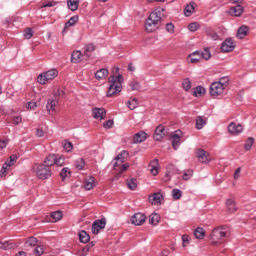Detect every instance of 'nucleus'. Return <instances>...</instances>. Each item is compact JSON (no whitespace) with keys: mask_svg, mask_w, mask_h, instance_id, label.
Wrapping results in <instances>:
<instances>
[{"mask_svg":"<svg viewBox=\"0 0 256 256\" xmlns=\"http://www.w3.org/2000/svg\"><path fill=\"white\" fill-rule=\"evenodd\" d=\"M78 235L80 243H87L88 241H91V236H89L85 230L80 231Z\"/></svg>","mask_w":256,"mask_h":256,"instance_id":"obj_27","label":"nucleus"},{"mask_svg":"<svg viewBox=\"0 0 256 256\" xmlns=\"http://www.w3.org/2000/svg\"><path fill=\"white\" fill-rule=\"evenodd\" d=\"M127 187L130 191H135L137 189V179L130 178L127 180Z\"/></svg>","mask_w":256,"mask_h":256,"instance_id":"obj_36","label":"nucleus"},{"mask_svg":"<svg viewBox=\"0 0 256 256\" xmlns=\"http://www.w3.org/2000/svg\"><path fill=\"white\" fill-rule=\"evenodd\" d=\"M235 47H237L235 40L233 38H226L222 42L220 49L222 53H231L232 51H235Z\"/></svg>","mask_w":256,"mask_h":256,"instance_id":"obj_7","label":"nucleus"},{"mask_svg":"<svg viewBox=\"0 0 256 256\" xmlns=\"http://www.w3.org/2000/svg\"><path fill=\"white\" fill-rule=\"evenodd\" d=\"M55 5H57V2L55 1H50V2H47V3H44L41 8L42 9H45L47 7H55Z\"/></svg>","mask_w":256,"mask_h":256,"instance_id":"obj_60","label":"nucleus"},{"mask_svg":"<svg viewBox=\"0 0 256 256\" xmlns=\"http://www.w3.org/2000/svg\"><path fill=\"white\" fill-rule=\"evenodd\" d=\"M61 95H63V91L57 89V91L53 93V97L48 98L46 103V111H48L50 115L51 113H55L57 110V105H59V97H61Z\"/></svg>","mask_w":256,"mask_h":256,"instance_id":"obj_5","label":"nucleus"},{"mask_svg":"<svg viewBox=\"0 0 256 256\" xmlns=\"http://www.w3.org/2000/svg\"><path fill=\"white\" fill-rule=\"evenodd\" d=\"M189 245V235H182V247H187Z\"/></svg>","mask_w":256,"mask_h":256,"instance_id":"obj_58","label":"nucleus"},{"mask_svg":"<svg viewBox=\"0 0 256 256\" xmlns=\"http://www.w3.org/2000/svg\"><path fill=\"white\" fill-rule=\"evenodd\" d=\"M208 37L211 38L212 41H219V34L215 31H208L207 32Z\"/></svg>","mask_w":256,"mask_h":256,"instance_id":"obj_52","label":"nucleus"},{"mask_svg":"<svg viewBox=\"0 0 256 256\" xmlns=\"http://www.w3.org/2000/svg\"><path fill=\"white\" fill-rule=\"evenodd\" d=\"M227 237V230L223 227L215 228L212 231L211 239L214 241V243H217V241H221V239Z\"/></svg>","mask_w":256,"mask_h":256,"instance_id":"obj_8","label":"nucleus"},{"mask_svg":"<svg viewBox=\"0 0 256 256\" xmlns=\"http://www.w3.org/2000/svg\"><path fill=\"white\" fill-rule=\"evenodd\" d=\"M129 169V164H122L119 173H125Z\"/></svg>","mask_w":256,"mask_h":256,"instance_id":"obj_62","label":"nucleus"},{"mask_svg":"<svg viewBox=\"0 0 256 256\" xmlns=\"http://www.w3.org/2000/svg\"><path fill=\"white\" fill-rule=\"evenodd\" d=\"M106 115L107 111L105 110V108L96 107L92 109V117H94V119H98V121H103Z\"/></svg>","mask_w":256,"mask_h":256,"instance_id":"obj_15","label":"nucleus"},{"mask_svg":"<svg viewBox=\"0 0 256 256\" xmlns=\"http://www.w3.org/2000/svg\"><path fill=\"white\" fill-rule=\"evenodd\" d=\"M67 5L70 11H77L79 9V0H68Z\"/></svg>","mask_w":256,"mask_h":256,"instance_id":"obj_30","label":"nucleus"},{"mask_svg":"<svg viewBox=\"0 0 256 256\" xmlns=\"http://www.w3.org/2000/svg\"><path fill=\"white\" fill-rule=\"evenodd\" d=\"M193 177V169L184 170V174L182 176L183 181H189Z\"/></svg>","mask_w":256,"mask_h":256,"instance_id":"obj_44","label":"nucleus"},{"mask_svg":"<svg viewBox=\"0 0 256 256\" xmlns=\"http://www.w3.org/2000/svg\"><path fill=\"white\" fill-rule=\"evenodd\" d=\"M182 88L184 89V91H191V79H184L182 82Z\"/></svg>","mask_w":256,"mask_h":256,"instance_id":"obj_45","label":"nucleus"},{"mask_svg":"<svg viewBox=\"0 0 256 256\" xmlns=\"http://www.w3.org/2000/svg\"><path fill=\"white\" fill-rule=\"evenodd\" d=\"M183 137V132L181 130H176L172 135V147L174 151L179 149V143L181 142V138Z\"/></svg>","mask_w":256,"mask_h":256,"instance_id":"obj_14","label":"nucleus"},{"mask_svg":"<svg viewBox=\"0 0 256 256\" xmlns=\"http://www.w3.org/2000/svg\"><path fill=\"white\" fill-rule=\"evenodd\" d=\"M165 28L167 33H175V25H173V23H167Z\"/></svg>","mask_w":256,"mask_h":256,"instance_id":"obj_53","label":"nucleus"},{"mask_svg":"<svg viewBox=\"0 0 256 256\" xmlns=\"http://www.w3.org/2000/svg\"><path fill=\"white\" fill-rule=\"evenodd\" d=\"M129 157V152L123 150L122 152H120L116 158H115V163L113 165V169L114 171H119V165H123V163H125V159H127Z\"/></svg>","mask_w":256,"mask_h":256,"instance_id":"obj_10","label":"nucleus"},{"mask_svg":"<svg viewBox=\"0 0 256 256\" xmlns=\"http://www.w3.org/2000/svg\"><path fill=\"white\" fill-rule=\"evenodd\" d=\"M83 54L81 53V51L77 50L74 51L71 55V62L72 63H81V56Z\"/></svg>","mask_w":256,"mask_h":256,"instance_id":"obj_31","label":"nucleus"},{"mask_svg":"<svg viewBox=\"0 0 256 256\" xmlns=\"http://www.w3.org/2000/svg\"><path fill=\"white\" fill-rule=\"evenodd\" d=\"M26 247H35L37 246V238L35 237H30L26 242H25Z\"/></svg>","mask_w":256,"mask_h":256,"instance_id":"obj_47","label":"nucleus"},{"mask_svg":"<svg viewBox=\"0 0 256 256\" xmlns=\"http://www.w3.org/2000/svg\"><path fill=\"white\" fill-rule=\"evenodd\" d=\"M226 207H227L228 213H235V211H237V205L235 204V200L231 198L226 200Z\"/></svg>","mask_w":256,"mask_h":256,"instance_id":"obj_22","label":"nucleus"},{"mask_svg":"<svg viewBox=\"0 0 256 256\" xmlns=\"http://www.w3.org/2000/svg\"><path fill=\"white\" fill-rule=\"evenodd\" d=\"M36 135H37L38 137H43V135H45V131H43V128H38V129L36 130Z\"/></svg>","mask_w":256,"mask_h":256,"instance_id":"obj_63","label":"nucleus"},{"mask_svg":"<svg viewBox=\"0 0 256 256\" xmlns=\"http://www.w3.org/2000/svg\"><path fill=\"white\" fill-rule=\"evenodd\" d=\"M190 63H199L201 61V52L195 51L189 55Z\"/></svg>","mask_w":256,"mask_h":256,"instance_id":"obj_28","label":"nucleus"},{"mask_svg":"<svg viewBox=\"0 0 256 256\" xmlns=\"http://www.w3.org/2000/svg\"><path fill=\"white\" fill-rule=\"evenodd\" d=\"M79 21V16H72L64 25V31L69 29V27H73L75 23Z\"/></svg>","mask_w":256,"mask_h":256,"instance_id":"obj_32","label":"nucleus"},{"mask_svg":"<svg viewBox=\"0 0 256 256\" xmlns=\"http://www.w3.org/2000/svg\"><path fill=\"white\" fill-rule=\"evenodd\" d=\"M197 157H198V161H200V163H209V161H211V159H209L208 152L203 149H198Z\"/></svg>","mask_w":256,"mask_h":256,"instance_id":"obj_17","label":"nucleus"},{"mask_svg":"<svg viewBox=\"0 0 256 256\" xmlns=\"http://www.w3.org/2000/svg\"><path fill=\"white\" fill-rule=\"evenodd\" d=\"M255 143V138L249 137L244 144L245 151H251V147H253V144Z\"/></svg>","mask_w":256,"mask_h":256,"instance_id":"obj_43","label":"nucleus"},{"mask_svg":"<svg viewBox=\"0 0 256 256\" xmlns=\"http://www.w3.org/2000/svg\"><path fill=\"white\" fill-rule=\"evenodd\" d=\"M130 87L132 91H139V89H141V85L139 84V82H135V81L130 83Z\"/></svg>","mask_w":256,"mask_h":256,"instance_id":"obj_57","label":"nucleus"},{"mask_svg":"<svg viewBox=\"0 0 256 256\" xmlns=\"http://www.w3.org/2000/svg\"><path fill=\"white\" fill-rule=\"evenodd\" d=\"M145 221H147V216H145V214H143L141 212L135 213L131 217L132 225L140 226V225H143V223H145Z\"/></svg>","mask_w":256,"mask_h":256,"instance_id":"obj_12","label":"nucleus"},{"mask_svg":"<svg viewBox=\"0 0 256 256\" xmlns=\"http://www.w3.org/2000/svg\"><path fill=\"white\" fill-rule=\"evenodd\" d=\"M32 169L36 174L37 179H40L41 181H46L47 179H51L53 175V170H51L49 166H46L43 163L35 164Z\"/></svg>","mask_w":256,"mask_h":256,"instance_id":"obj_2","label":"nucleus"},{"mask_svg":"<svg viewBox=\"0 0 256 256\" xmlns=\"http://www.w3.org/2000/svg\"><path fill=\"white\" fill-rule=\"evenodd\" d=\"M43 253H44L43 246H37V247L34 249V255H35V256H41V255H43Z\"/></svg>","mask_w":256,"mask_h":256,"instance_id":"obj_54","label":"nucleus"},{"mask_svg":"<svg viewBox=\"0 0 256 256\" xmlns=\"http://www.w3.org/2000/svg\"><path fill=\"white\" fill-rule=\"evenodd\" d=\"M201 59H205V61H209L211 59V50L209 48H205L203 52H200Z\"/></svg>","mask_w":256,"mask_h":256,"instance_id":"obj_41","label":"nucleus"},{"mask_svg":"<svg viewBox=\"0 0 256 256\" xmlns=\"http://www.w3.org/2000/svg\"><path fill=\"white\" fill-rule=\"evenodd\" d=\"M113 120H107V121H105L104 123H103V127H104V129H111V128H113Z\"/></svg>","mask_w":256,"mask_h":256,"instance_id":"obj_59","label":"nucleus"},{"mask_svg":"<svg viewBox=\"0 0 256 256\" xmlns=\"http://www.w3.org/2000/svg\"><path fill=\"white\" fill-rule=\"evenodd\" d=\"M160 221H161V216L157 213H153L149 217L150 225H159Z\"/></svg>","mask_w":256,"mask_h":256,"instance_id":"obj_29","label":"nucleus"},{"mask_svg":"<svg viewBox=\"0 0 256 256\" xmlns=\"http://www.w3.org/2000/svg\"><path fill=\"white\" fill-rule=\"evenodd\" d=\"M193 95H194V97H202V95H205V87L197 86L194 89Z\"/></svg>","mask_w":256,"mask_h":256,"instance_id":"obj_38","label":"nucleus"},{"mask_svg":"<svg viewBox=\"0 0 256 256\" xmlns=\"http://www.w3.org/2000/svg\"><path fill=\"white\" fill-rule=\"evenodd\" d=\"M224 91L225 88H223V85L220 82H213L209 88L211 97H219Z\"/></svg>","mask_w":256,"mask_h":256,"instance_id":"obj_9","label":"nucleus"},{"mask_svg":"<svg viewBox=\"0 0 256 256\" xmlns=\"http://www.w3.org/2000/svg\"><path fill=\"white\" fill-rule=\"evenodd\" d=\"M229 13L234 17H241L243 15V6L236 5L230 8Z\"/></svg>","mask_w":256,"mask_h":256,"instance_id":"obj_21","label":"nucleus"},{"mask_svg":"<svg viewBox=\"0 0 256 256\" xmlns=\"http://www.w3.org/2000/svg\"><path fill=\"white\" fill-rule=\"evenodd\" d=\"M188 29L189 31H191L192 33H195V31H199V23L197 22H192L188 25Z\"/></svg>","mask_w":256,"mask_h":256,"instance_id":"obj_49","label":"nucleus"},{"mask_svg":"<svg viewBox=\"0 0 256 256\" xmlns=\"http://www.w3.org/2000/svg\"><path fill=\"white\" fill-rule=\"evenodd\" d=\"M64 149L65 151H73V143L71 142H65L64 143Z\"/></svg>","mask_w":256,"mask_h":256,"instance_id":"obj_61","label":"nucleus"},{"mask_svg":"<svg viewBox=\"0 0 256 256\" xmlns=\"http://www.w3.org/2000/svg\"><path fill=\"white\" fill-rule=\"evenodd\" d=\"M93 51H95V44H93V43L87 44L84 47V55L86 57H90L91 53H93Z\"/></svg>","mask_w":256,"mask_h":256,"instance_id":"obj_33","label":"nucleus"},{"mask_svg":"<svg viewBox=\"0 0 256 256\" xmlns=\"http://www.w3.org/2000/svg\"><path fill=\"white\" fill-rule=\"evenodd\" d=\"M109 88L107 90V97H117L123 91V75H112L109 80Z\"/></svg>","mask_w":256,"mask_h":256,"instance_id":"obj_1","label":"nucleus"},{"mask_svg":"<svg viewBox=\"0 0 256 256\" xmlns=\"http://www.w3.org/2000/svg\"><path fill=\"white\" fill-rule=\"evenodd\" d=\"M202 127H205V120H203V117L199 116L196 119V129H201Z\"/></svg>","mask_w":256,"mask_h":256,"instance_id":"obj_48","label":"nucleus"},{"mask_svg":"<svg viewBox=\"0 0 256 256\" xmlns=\"http://www.w3.org/2000/svg\"><path fill=\"white\" fill-rule=\"evenodd\" d=\"M83 187L85 191H91L95 187V177L91 176L88 180H85Z\"/></svg>","mask_w":256,"mask_h":256,"instance_id":"obj_23","label":"nucleus"},{"mask_svg":"<svg viewBox=\"0 0 256 256\" xmlns=\"http://www.w3.org/2000/svg\"><path fill=\"white\" fill-rule=\"evenodd\" d=\"M74 166L76 169H78V171H83V169H85V159L78 158L77 160H75Z\"/></svg>","mask_w":256,"mask_h":256,"instance_id":"obj_34","label":"nucleus"},{"mask_svg":"<svg viewBox=\"0 0 256 256\" xmlns=\"http://www.w3.org/2000/svg\"><path fill=\"white\" fill-rule=\"evenodd\" d=\"M17 161V156L16 155H12L9 157V159L5 162V166L6 167H13V165H15V162Z\"/></svg>","mask_w":256,"mask_h":256,"instance_id":"obj_46","label":"nucleus"},{"mask_svg":"<svg viewBox=\"0 0 256 256\" xmlns=\"http://www.w3.org/2000/svg\"><path fill=\"white\" fill-rule=\"evenodd\" d=\"M24 37L26 39H31V37H33V29L27 28L26 30H24Z\"/></svg>","mask_w":256,"mask_h":256,"instance_id":"obj_55","label":"nucleus"},{"mask_svg":"<svg viewBox=\"0 0 256 256\" xmlns=\"http://www.w3.org/2000/svg\"><path fill=\"white\" fill-rule=\"evenodd\" d=\"M60 177H61L62 181H65V179H67V177H71V169H69V167H64L60 171Z\"/></svg>","mask_w":256,"mask_h":256,"instance_id":"obj_35","label":"nucleus"},{"mask_svg":"<svg viewBox=\"0 0 256 256\" xmlns=\"http://www.w3.org/2000/svg\"><path fill=\"white\" fill-rule=\"evenodd\" d=\"M107 225V220L105 218L95 220L92 224V233L93 235H99L101 229H105Z\"/></svg>","mask_w":256,"mask_h":256,"instance_id":"obj_11","label":"nucleus"},{"mask_svg":"<svg viewBox=\"0 0 256 256\" xmlns=\"http://www.w3.org/2000/svg\"><path fill=\"white\" fill-rule=\"evenodd\" d=\"M7 167H8V166H6L5 164L2 166V168H1V175H6V173H7Z\"/></svg>","mask_w":256,"mask_h":256,"instance_id":"obj_64","label":"nucleus"},{"mask_svg":"<svg viewBox=\"0 0 256 256\" xmlns=\"http://www.w3.org/2000/svg\"><path fill=\"white\" fill-rule=\"evenodd\" d=\"M150 199H152L154 205H157V203H161V199H163V194L159 192L154 193L152 196H150Z\"/></svg>","mask_w":256,"mask_h":256,"instance_id":"obj_40","label":"nucleus"},{"mask_svg":"<svg viewBox=\"0 0 256 256\" xmlns=\"http://www.w3.org/2000/svg\"><path fill=\"white\" fill-rule=\"evenodd\" d=\"M108 76H109V70H107V68H101L95 73V79H97V81H102L103 79H107Z\"/></svg>","mask_w":256,"mask_h":256,"instance_id":"obj_19","label":"nucleus"},{"mask_svg":"<svg viewBox=\"0 0 256 256\" xmlns=\"http://www.w3.org/2000/svg\"><path fill=\"white\" fill-rule=\"evenodd\" d=\"M150 167H152L150 169L152 175H158L159 173V159H154L151 163H150Z\"/></svg>","mask_w":256,"mask_h":256,"instance_id":"obj_26","label":"nucleus"},{"mask_svg":"<svg viewBox=\"0 0 256 256\" xmlns=\"http://www.w3.org/2000/svg\"><path fill=\"white\" fill-rule=\"evenodd\" d=\"M147 137L148 135L145 133V131H140L133 136V143H143L144 141H147Z\"/></svg>","mask_w":256,"mask_h":256,"instance_id":"obj_18","label":"nucleus"},{"mask_svg":"<svg viewBox=\"0 0 256 256\" xmlns=\"http://www.w3.org/2000/svg\"><path fill=\"white\" fill-rule=\"evenodd\" d=\"M194 236L196 237V239H204L205 230L201 227L196 228L194 231Z\"/></svg>","mask_w":256,"mask_h":256,"instance_id":"obj_39","label":"nucleus"},{"mask_svg":"<svg viewBox=\"0 0 256 256\" xmlns=\"http://www.w3.org/2000/svg\"><path fill=\"white\" fill-rule=\"evenodd\" d=\"M172 197H173L174 201H179V199H181V197H183V191H181L178 188L173 189Z\"/></svg>","mask_w":256,"mask_h":256,"instance_id":"obj_37","label":"nucleus"},{"mask_svg":"<svg viewBox=\"0 0 256 256\" xmlns=\"http://www.w3.org/2000/svg\"><path fill=\"white\" fill-rule=\"evenodd\" d=\"M194 12H195V4H194V2H191L190 4H188L184 8V15L186 17H191V15H193Z\"/></svg>","mask_w":256,"mask_h":256,"instance_id":"obj_25","label":"nucleus"},{"mask_svg":"<svg viewBox=\"0 0 256 256\" xmlns=\"http://www.w3.org/2000/svg\"><path fill=\"white\" fill-rule=\"evenodd\" d=\"M228 132L231 133V135H239V133H243V125L231 122L228 125Z\"/></svg>","mask_w":256,"mask_h":256,"instance_id":"obj_16","label":"nucleus"},{"mask_svg":"<svg viewBox=\"0 0 256 256\" xmlns=\"http://www.w3.org/2000/svg\"><path fill=\"white\" fill-rule=\"evenodd\" d=\"M57 75H59V71H57V69H50L46 72L41 73L37 78V82L40 85H45L47 81H53V79H55Z\"/></svg>","mask_w":256,"mask_h":256,"instance_id":"obj_6","label":"nucleus"},{"mask_svg":"<svg viewBox=\"0 0 256 256\" xmlns=\"http://www.w3.org/2000/svg\"><path fill=\"white\" fill-rule=\"evenodd\" d=\"M217 82L220 83L224 89H226L227 85H229V77L224 76V77L220 78L219 81H217Z\"/></svg>","mask_w":256,"mask_h":256,"instance_id":"obj_50","label":"nucleus"},{"mask_svg":"<svg viewBox=\"0 0 256 256\" xmlns=\"http://www.w3.org/2000/svg\"><path fill=\"white\" fill-rule=\"evenodd\" d=\"M161 22V12H152L145 23V29L148 33H153L157 29V25Z\"/></svg>","mask_w":256,"mask_h":256,"instance_id":"obj_3","label":"nucleus"},{"mask_svg":"<svg viewBox=\"0 0 256 256\" xmlns=\"http://www.w3.org/2000/svg\"><path fill=\"white\" fill-rule=\"evenodd\" d=\"M127 105H128V108H129L131 111H134V109H137V99L134 98V99H132V101H128V102H127Z\"/></svg>","mask_w":256,"mask_h":256,"instance_id":"obj_51","label":"nucleus"},{"mask_svg":"<svg viewBox=\"0 0 256 256\" xmlns=\"http://www.w3.org/2000/svg\"><path fill=\"white\" fill-rule=\"evenodd\" d=\"M43 165H46V167H49L50 169L56 165V167H63L65 165V157L59 155V154H49L44 159Z\"/></svg>","mask_w":256,"mask_h":256,"instance_id":"obj_4","label":"nucleus"},{"mask_svg":"<svg viewBox=\"0 0 256 256\" xmlns=\"http://www.w3.org/2000/svg\"><path fill=\"white\" fill-rule=\"evenodd\" d=\"M248 33H249V27L243 25L237 31V37L238 39H245Z\"/></svg>","mask_w":256,"mask_h":256,"instance_id":"obj_24","label":"nucleus"},{"mask_svg":"<svg viewBox=\"0 0 256 256\" xmlns=\"http://www.w3.org/2000/svg\"><path fill=\"white\" fill-rule=\"evenodd\" d=\"M93 247H95V241L89 242L84 248H82L81 255H83V256L87 255V252L91 251V249H93Z\"/></svg>","mask_w":256,"mask_h":256,"instance_id":"obj_42","label":"nucleus"},{"mask_svg":"<svg viewBox=\"0 0 256 256\" xmlns=\"http://www.w3.org/2000/svg\"><path fill=\"white\" fill-rule=\"evenodd\" d=\"M22 121H23V117H21V115L14 116L12 119L13 125H19L21 124Z\"/></svg>","mask_w":256,"mask_h":256,"instance_id":"obj_56","label":"nucleus"},{"mask_svg":"<svg viewBox=\"0 0 256 256\" xmlns=\"http://www.w3.org/2000/svg\"><path fill=\"white\" fill-rule=\"evenodd\" d=\"M165 135H166L165 126L159 125L155 129V139H156V141H161V139H163L165 137Z\"/></svg>","mask_w":256,"mask_h":256,"instance_id":"obj_20","label":"nucleus"},{"mask_svg":"<svg viewBox=\"0 0 256 256\" xmlns=\"http://www.w3.org/2000/svg\"><path fill=\"white\" fill-rule=\"evenodd\" d=\"M61 219H63V212L60 210L50 213V215L45 218L47 223H57V221H61Z\"/></svg>","mask_w":256,"mask_h":256,"instance_id":"obj_13","label":"nucleus"}]
</instances>
